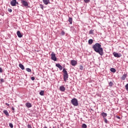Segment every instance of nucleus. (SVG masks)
<instances>
[{
	"instance_id": "obj_1",
	"label": "nucleus",
	"mask_w": 128,
	"mask_h": 128,
	"mask_svg": "<svg viewBox=\"0 0 128 128\" xmlns=\"http://www.w3.org/2000/svg\"><path fill=\"white\" fill-rule=\"evenodd\" d=\"M92 48L97 54L100 56H104V49L102 48V45L100 43H96L92 46Z\"/></svg>"
},
{
	"instance_id": "obj_2",
	"label": "nucleus",
	"mask_w": 128,
	"mask_h": 128,
	"mask_svg": "<svg viewBox=\"0 0 128 128\" xmlns=\"http://www.w3.org/2000/svg\"><path fill=\"white\" fill-rule=\"evenodd\" d=\"M62 72L64 73V82H66V80H68V72L66 71V70L65 68L63 69Z\"/></svg>"
},
{
	"instance_id": "obj_3",
	"label": "nucleus",
	"mask_w": 128,
	"mask_h": 128,
	"mask_svg": "<svg viewBox=\"0 0 128 128\" xmlns=\"http://www.w3.org/2000/svg\"><path fill=\"white\" fill-rule=\"evenodd\" d=\"M71 104L74 106H78V99L74 98L71 100Z\"/></svg>"
},
{
	"instance_id": "obj_4",
	"label": "nucleus",
	"mask_w": 128,
	"mask_h": 128,
	"mask_svg": "<svg viewBox=\"0 0 128 128\" xmlns=\"http://www.w3.org/2000/svg\"><path fill=\"white\" fill-rule=\"evenodd\" d=\"M51 59L52 60H54V62H56V54L54 52L51 54Z\"/></svg>"
},
{
	"instance_id": "obj_5",
	"label": "nucleus",
	"mask_w": 128,
	"mask_h": 128,
	"mask_svg": "<svg viewBox=\"0 0 128 128\" xmlns=\"http://www.w3.org/2000/svg\"><path fill=\"white\" fill-rule=\"evenodd\" d=\"M21 4H22V6H28V2L24 0H21Z\"/></svg>"
},
{
	"instance_id": "obj_6",
	"label": "nucleus",
	"mask_w": 128,
	"mask_h": 128,
	"mask_svg": "<svg viewBox=\"0 0 128 128\" xmlns=\"http://www.w3.org/2000/svg\"><path fill=\"white\" fill-rule=\"evenodd\" d=\"M16 4H18L16 2V0H12V1L10 2V4L12 6H16Z\"/></svg>"
},
{
	"instance_id": "obj_7",
	"label": "nucleus",
	"mask_w": 128,
	"mask_h": 128,
	"mask_svg": "<svg viewBox=\"0 0 128 128\" xmlns=\"http://www.w3.org/2000/svg\"><path fill=\"white\" fill-rule=\"evenodd\" d=\"M113 54L115 58H120L122 56V54H118V52H114L113 53Z\"/></svg>"
},
{
	"instance_id": "obj_8",
	"label": "nucleus",
	"mask_w": 128,
	"mask_h": 128,
	"mask_svg": "<svg viewBox=\"0 0 128 128\" xmlns=\"http://www.w3.org/2000/svg\"><path fill=\"white\" fill-rule=\"evenodd\" d=\"M76 64H78L76 61L74 60H71V64L73 66H76Z\"/></svg>"
},
{
	"instance_id": "obj_9",
	"label": "nucleus",
	"mask_w": 128,
	"mask_h": 128,
	"mask_svg": "<svg viewBox=\"0 0 128 128\" xmlns=\"http://www.w3.org/2000/svg\"><path fill=\"white\" fill-rule=\"evenodd\" d=\"M56 66L57 67V68H58L60 70H62V65H60V64H56Z\"/></svg>"
},
{
	"instance_id": "obj_10",
	"label": "nucleus",
	"mask_w": 128,
	"mask_h": 128,
	"mask_svg": "<svg viewBox=\"0 0 128 128\" xmlns=\"http://www.w3.org/2000/svg\"><path fill=\"white\" fill-rule=\"evenodd\" d=\"M128 76V74H124L122 77L121 80H124L126 78V77Z\"/></svg>"
},
{
	"instance_id": "obj_11",
	"label": "nucleus",
	"mask_w": 128,
	"mask_h": 128,
	"mask_svg": "<svg viewBox=\"0 0 128 128\" xmlns=\"http://www.w3.org/2000/svg\"><path fill=\"white\" fill-rule=\"evenodd\" d=\"M16 34L18 38H22V34L20 31L18 30L16 32Z\"/></svg>"
},
{
	"instance_id": "obj_12",
	"label": "nucleus",
	"mask_w": 128,
	"mask_h": 128,
	"mask_svg": "<svg viewBox=\"0 0 128 128\" xmlns=\"http://www.w3.org/2000/svg\"><path fill=\"white\" fill-rule=\"evenodd\" d=\"M101 115L102 116L103 118H106L108 116V114L104 112H102Z\"/></svg>"
},
{
	"instance_id": "obj_13",
	"label": "nucleus",
	"mask_w": 128,
	"mask_h": 128,
	"mask_svg": "<svg viewBox=\"0 0 128 128\" xmlns=\"http://www.w3.org/2000/svg\"><path fill=\"white\" fill-rule=\"evenodd\" d=\"M3 112L4 114H6V116H10V114H8V110H4Z\"/></svg>"
},
{
	"instance_id": "obj_14",
	"label": "nucleus",
	"mask_w": 128,
	"mask_h": 128,
	"mask_svg": "<svg viewBox=\"0 0 128 128\" xmlns=\"http://www.w3.org/2000/svg\"><path fill=\"white\" fill-rule=\"evenodd\" d=\"M60 92H64V90H66V88L64 86H61L60 87Z\"/></svg>"
},
{
	"instance_id": "obj_15",
	"label": "nucleus",
	"mask_w": 128,
	"mask_h": 128,
	"mask_svg": "<svg viewBox=\"0 0 128 128\" xmlns=\"http://www.w3.org/2000/svg\"><path fill=\"white\" fill-rule=\"evenodd\" d=\"M43 0V2L44 4H50V0Z\"/></svg>"
},
{
	"instance_id": "obj_16",
	"label": "nucleus",
	"mask_w": 128,
	"mask_h": 128,
	"mask_svg": "<svg viewBox=\"0 0 128 128\" xmlns=\"http://www.w3.org/2000/svg\"><path fill=\"white\" fill-rule=\"evenodd\" d=\"M26 108H32V104H30V102L26 103Z\"/></svg>"
},
{
	"instance_id": "obj_17",
	"label": "nucleus",
	"mask_w": 128,
	"mask_h": 128,
	"mask_svg": "<svg viewBox=\"0 0 128 128\" xmlns=\"http://www.w3.org/2000/svg\"><path fill=\"white\" fill-rule=\"evenodd\" d=\"M68 22H69L70 23V24H72V18L69 17Z\"/></svg>"
},
{
	"instance_id": "obj_18",
	"label": "nucleus",
	"mask_w": 128,
	"mask_h": 128,
	"mask_svg": "<svg viewBox=\"0 0 128 128\" xmlns=\"http://www.w3.org/2000/svg\"><path fill=\"white\" fill-rule=\"evenodd\" d=\"M19 67L20 68H21V70H24V65H22V64H19Z\"/></svg>"
},
{
	"instance_id": "obj_19",
	"label": "nucleus",
	"mask_w": 128,
	"mask_h": 128,
	"mask_svg": "<svg viewBox=\"0 0 128 128\" xmlns=\"http://www.w3.org/2000/svg\"><path fill=\"white\" fill-rule=\"evenodd\" d=\"M94 40L92 39H90L88 41V44H92Z\"/></svg>"
},
{
	"instance_id": "obj_20",
	"label": "nucleus",
	"mask_w": 128,
	"mask_h": 128,
	"mask_svg": "<svg viewBox=\"0 0 128 128\" xmlns=\"http://www.w3.org/2000/svg\"><path fill=\"white\" fill-rule=\"evenodd\" d=\"M110 70L112 72H116V70L114 68H111Z\"/></svg>"
},
{
	"instance_id": "obj_21",
	"label": "nucleus",
	"mask_w": 128,
	"mask_h": 128,
	"mask_svg": "<svg viewBox=\"0 0 128 128\" xmlns=\"http://www.w3.org/2000/svg\"><path fill=\"white\" fill-rule=\"evenodd\" d=\"M40 96H44V90H41L40 92Z\"/></svg>"
},
{
	"instance_id": "obj_22",
	"label": "nucleus",
	"mask_w": 128,
	"mask_h": 128,
	"mask_svg": "<svg viewBox=\"0 0 128 128\" xmlns=\"http://www.w3.org/2000/svg\"><path fill=\"white\" fill-rule=\"evenodd\" d=\"M26 70L28 72H32V70L30 68H26Z\"/></svg>"
},
{
	"instance_id": "obj_23",
	"label": "nucleus",
	"mask_w": 128,
	"mask_h": 128,
	"mask_svg": "<svg viewBox=\"0 0 128 128\" xmlns=\"http://www.w3.org/2000/svg\"><path fill=\"white\" fill-rule=\"evenodd\" d=\"M80 70H84V66L80 65Z\"/></svg>"
},
{
	"instance_id": "obj_24",
	"label": "nucleus",
	"mask_w": 128,
	"mask_h": 128,
	"mask_svg": "<svg viewBox=\"0 0 128 128\" xmlns=\"http://www.w3.org/2000/svg\"><path fill=\"white\" fill-rule=\"evenodd\" d=\"M108 84H109V86H112L114 83H112V82H109Z\"/></svg>"
},
{
	"instance_id": "obj_25",
	"label": "nucleus",
	"mask_w": 128,
	"mask_h": 128,
	"mask_svg": "<svg viewBox=\"0 0 128 128\" xmlns=\"http://www.w3.org/2000/svg\"><path fill=\"white\" fill-rule=\"evenodd\" d=\"M104 122L105 124H108V120L106 119V118H104Z\"/></svg>"
},
{
	"instance_id": "obj_26",
	"label": "nucleus",
	"mask_w": 128,
	"mask_h": 128,
	"mask_svg": "<svg viewBox=\"0 0 128 128\" xmlns=\"http://www.w3.org/2000/svg\"><path fill=\"white\" fill-rule=\"evenodd\" d=\"M82 128H87L86 124H82Z\"/></svg>"
},
{
	"instance_id": "obj_27",
	"label": "nucleus",
	"mask_w": 128,
	"mask_h": 128,
	"mask_svg": "<svg viewBox=\"0 0 128 128\" xmlns=\"http://www.w3.org/2000/svg\"><path fill=\"white\" fill-rule=\"evenodd\" d=\"M9 126H10V127L11 128H14V125L12 124V123H10V124H9Z\"/></svg>"
},
{
	"instance_id": "obj_28",
	"label": "nucleus",
	"mask_w": 128,
	"mask_h": 128,
	"mask_svg": "<svg viewBox=\"0 0 128 128\" xmlns=\"http://www.w3.org/2000/svg\"><path fill=\"white\" fill-rule=\"evenodd\" d=\"M89 34H94V30H90V32H89Z\"/></svg>"
},
{
	"instance_id": "obj_29",
	"label": "nucleus",
	"mask_w": 128,
	"mask_h": 128,
	"mask_svg": "<svg viewBox=\"0 0 128 128\" xmlns=\"http://www.w3.org/2000/svg\"><path fill=\"white\" fill-rule=\"evenodd\" d=\"M125 88H126V90L128 91V84H127L126 86H125Z\"/></svg>"
},
{
	"instance_id": "obj_30",
	"label": "nucleus",
	"mask_w": 128,
	"mask_h": 128,
	"mask_svg": "<svg viewBox=\"0 0 128 128\" xmlns=\"http://www.w3.org/2000/svg\"><path fill=\"white\" fill-rule=\"evenodd\" d=\"M61 34H62V36H64V34H66V32H64V31L62 30L61 32Z\"/></svg>"
},
{
	"instance_id": "obj_31",
	"label": "nucleus",
	"mask_w": 128,
	"mask_h": 128,
	"mask_svg": "<svg viewBox=\"0 0 128 128\" xmlns=\"http://www.w3.org/2000/svg\"><path fill=\"white\" fill-rule=\"evenodd\" d=\"M84 2L88 4V2H90V0H84Z\"/></svg>"
},
{
	"instance_id": "obj_32",
	"label": "nucleus",
	"mask_w": 128,
	"mask_h": 128,
	"mask_svg": "<svg viewBox=\"0 0 128 128\" xmlns=\"http://www.w3.org/2000/svg\"><path fill=\"white\" fill-rule=\"evenodd\" d=\"M8 12H12V10L11 8H8Z\"/></svg>"
},
{
	"instance_id": "obj_33",
	"label": "nucleus",
	"mask_w": 128,
	"mask_h": 128,
	"mask_svg": "<svg viewBox=\"0 0 128 128\" xmlns=\"http://www.w3.org/2000/svg\"><path fill=\"white\" fill-rule=\"evenodd\" d=\"M28 128H32V126H31L30 124H28Z\"/></svg>"
},
{
	"instance_id": "obj_34",
	"label": "nucleus",
	"mask_w": 128,
	"mask_h": 128,
	"mask_svg": "<svg viewBox=\"0 0 128 128\" xmlns=\"http://www.w3.org/2000/svg\"><path fill=\"white\" fill-rule=\"evenodd\" d=\"M0 82H4V80L2 78H1L0 79Z\"/></svg>"
},
{
	"instance_id": "obj_35",
	"label": "nucleus",
	"mask_w": 128,
	"mask_h": 128,
	"mask_svg": "<svg viewBox=\"0 0 128 128\" xmlns=\"http://www.w3.org/2000/svg\"><path fill=\"white\" fill-rule=\"evenodd\" d=\"M31 80H35L34 77V76H32V77L31 78Z\"/></svg>"
},
{
	"instance_id": "obj_36",
	"label": "nucleus",
	"mask_w": 128,
	"mask_h": 128,
	"mask_svg": "<svg viewBox=\"0 0 128 128\" xmlns=\"http://www.w3.org/2000/svg\"><path fill=\"white\" fill-rule=\"evenodd\" d=\"M40 8L42 10H44V6H42V5H40Z\"/></svg>"
},
{
	"instance_id": "obj_37",
	"label": "nucleus",
	"mask_w": 128,
	"mask_h": 128,
	"mask_svg": "<svg viewBox=\"0 0 128 128\" xmlns=\"http://www.w3.org/2000/svg\"><path fill=\"white\" fill-rule=\"evenodd\" d=\"M2 72V68H0V72Z\"/></svg>"
},
{
	"instance_id": "obj_38",
	"label": "nucleus",
	"mask_w": 128,
	"mask_h": 128,
	"mask_svg": "<svg viewBox=\"0 0 128 128\" xmlns=\"http://www.w3.org/2000/svg\"><path fill=\"white\" fill-rule=\"evenodd\" d=\"M6 105L7 106H10V104H8V103H6Z\"/></svg>"
},
{
	"instance_id": "obj_39",
	"label": "nucleus",
	"mask_w": 128,
	"mask_h": 128,
	"mask_svg": "<svg viewBox=\"0 0 128 128\" xmlns=\"http://www.w3.org/2000/svg\"><path fill=\"white\" fill-rule=\"evenodd\" d=\"M12 110H14V108L12 107Z\"/></svg>"
},
{
	"instance_id": "obj_40",
	"label": "nucleus",
	"mask_w": 128,
	"mask_h": 128,
	"mask_svg": "<svg viewBox=\"0 0 128 128\" xmlns=\"http://www.w3.org/2000/svg\"><path fill=\"white\" fill-rule=\"evenodd\" d=\"M117 118H119V119H120V116H117Z\"/></svg>"
},
{
	"instance_id": "obj_41",
	"label": "nucleus",
	"mask_w": 128,
	"mask_h": 128,
	"mask_svg": "<svg viewBox=\"0 0 128 128\" xmlns=\"http://www.w3.org/2000/svg\"><path fill=\"white\" fill-rule=\"evenodd\" d=\"M127 26H128V22H126Z\"/></svg>"
},
{
	"instance_id": "obj_42",
	"label": "nucleus",
	"mask_w": 128,
	"mask_h": 128,
	"mask_svg": "<svg viewBox=\"0 0 128 128\" xmlns=\"http://www.w3.org/2000/svg\"><path fill=\"white\" fill-rule=\"evenodd\" d=\"M53 128H56L54 126H53Z\"/></svg>"
}]
</instances>
